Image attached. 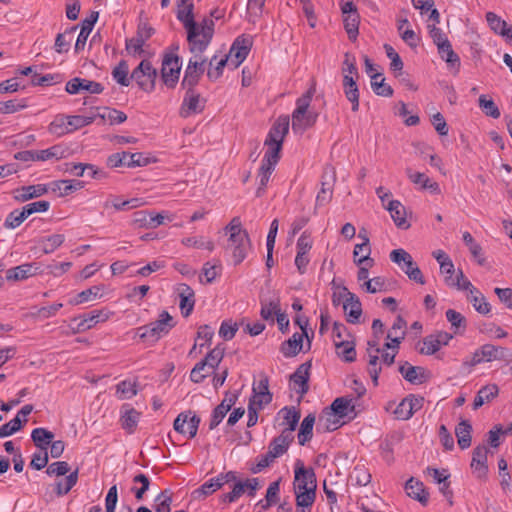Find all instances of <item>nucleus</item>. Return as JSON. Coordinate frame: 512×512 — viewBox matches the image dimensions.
Here are the masks:
<instances>
[{"instance_id":"33","label":"nucleus","mask_w":512,"mask_h":512,"mask_svg":"<svg viewBox=\"0 0 512 512\" xmlns=\"http://www.w3.org/2000/svg\"><path fill=\"white\" fill-rule=\"evenodd\" d=\"M406 174L411 182L420 185L422 189L429 190L434 194L440 193L439 184L435 181H432L426 174L421 172H413L411 168H406Z\"/></svg>"},{"instance_id":"30","label":"nucleus","mask_w":512,"mask_h":512,"mask_svg":"<svg viewBox=\"0 0 512 512\" xmlns=\"http://www.w3.org/2000/svg\"><path fill=\"white\" fill-rule=\"evenodd\" d=\"M47 192L48 186L45 184L22 186L15 190L14 199L18 202H25L40 197Z\"/></svg>"},{"instance_id":"4","label":"nucleus","mask_w":512,"mask_h":512,"mask_svg":"<svg viewBox=\"0 0 512 512\" xmlns=\"http://www.w3.org/2000/svg\"><path fill=\"white\" fill-rule=\"evenodd\" d=\"M390 259L392 262L397 263L399 265L402 262L404 263L402 269L410 280H413L421 285L425 284V280L421 270L413 261L412 256L407 251H405L404 249H395L390 253Z\"/></svg>"},{"instance_id":"37","label":"nucleus","mask_w":512,"mask_h":512,"mask_svg":"<svg viewBox=\"0 0 512 512\" xmlns=\"http://www.w3.org/2000/svg\"><path fill=\"white\" fill-rule=\"evenodd\" d=\"M140 418V413L136 411L134 408L129 405H123L122 407V415H121V426L124 430H126L129 434H132L138 424Z\"/></svg>"},{"instance_id":"43","label":"nucleus","mask_w":512,"mask_h":512,"mask_svg":"<svg viewBox=\"0 0 512 512\" xmlns=\"http://www.w3.org/2000/svg\"><path fill=\"white\" fill-rule=\"evenodd\" d=\"M98 110L99 112L94 114V116L96 118L99 117L103 121L108 120L111 125L121 124L127 120V115L120 110L109 107L98 108Z\"/></svg>"},{"instance_id":"17","label":"nucleus","mask_w":512,"mask_h":512,"mask_svg":"<svg viewBox=\"0 0 512 512\" xmlns=\"http://www.w3.org/2000/svg\"><path fill=\"white\" fill-rule=\"evenodd\" d=\"M85 90L91 94H100L103 92L104 87L101 83L88 80L85 78L75 77L66 83L65 91L69 94H77Z\"/></svg>"},{"instance_id":"29","label":"nucleus","mask_w":512,"mask_h":512,"mask_svg":"<svg viewBox=\"0 0 512 512\" xmlns=\"http://www.w3.org/2000/svg\"><path fill=\"white\" fill-rule=\"evenodd\" d=\"M84 187V182L72 179V180H57L53 181L48 185V190L50 189L54 193H57L58 196L64 197L69 195L70 193L80 190Z\"/></svg>"},{"instance_id":"11","label":"nucleus","mask_w":512,"mask_h":512,"mask_svg":"<svg viewBox=\"0 0 512 512\" xmlns=\"http://www.w3.org/2000/svg\"><path fill=\"white\" fill-rule=\"evenodd\" d=\"M453 338L452 334L444 331L427 335L423 338V347L419 348V353L423 355H433L440 350L442 346L448 345Z\"/></svg>"},{"instance_id":"39","label":"nucleus","mask_w":512,"mask_h":512,"mask_svg":"<svg viewBox=\"0 0 512 512\" xmlns=\"http://www.w3.org/2000/svg\"><path fill=\"white\" fill-rule=\"evenodd\" d=\"M315 419V415L310 413L302 420L297 435L299 445L304 446L312 439Z\"/></svg>"},{"instance_id":"45","label":"nucleus","mask_w":512,"mask_h":512,"mask_svg":"<svg viewBox=\"0 0 512 512\" xmlns=\"http://www.w3.org/2000/svg\"><path fill=\"white\" fill-rule=\"evenodd\" d=\"M225 347L223 344H218L211 351L208 352L206 357L199 363H204V366H208V370L214 371L219 366L224 357Z\"/></svg>"},{"instance_id":"23","label":"nucleus","mask_w":512,"mask_h":512,"mask_svg":"<svg viewBox=\"0 0 512 512\" xmlns=\"http://www.w3.org/2000/svg\"><path fill=\"white\" fill-rule=\"evenodd\" d=\"M481 353L486 358V362L492 361H510L512 360V351L506 347L493 344H484L481 346Z\"/></svg>"},{"instance_id":"28","label":"nucleus","mask_w":512,"mask_h":512,"mask_svg":"<svg viewBox=\"0 0 512 512\" xmlns=\"http://www.w3.org/2000/svg\"><path fill=\"white\" fill-rule=\"evenodd\" d=\"M99 17V12L93 11L88 17L82 21L81 30L75 43V52L83 50L89 34L91 33L95 23Z\"/></svg>"},{"instance_id":"62","label":"nucleus","mask_w":512,"mask_h":512,"mask_svg":"<svg viewBox=\"0 0 512 512\" xmlns=\"http://www.w3.org/2000/svg\"><path fill=\"white\" fill-rule=\"evenodd\" d=\"M128 64L125 60H121L119 64L113 69L112 76L122 86L130 84V77H128Z\"/></svg>"},{"instance_id":"63","label":"nucleus","mask_w":512,"mask_h":512,"mask_svg":"<svg viewBox=\"0 0 512 512\" xmlns=\"http://www.w3.org/2000/svg\"><path fill=\"white\" fill-rule=\"evenodd\" d=\"M297 507L309 508L313 505L316 498V489L312 488L304 491H295Z\"/></svg>"},{"instance_id":"3","label":"nucleus","mask_w":512,"mask_h":512,"mask_svg":"<svg viewBox=\"0 0 512 512\" xmlns=\"http://www.w3.org/2000/svg\"><path fill=\"white\" fill-rule=\"evenodd\" d=\"M157 76L158 72L152 63L149 60H142L132 71L130 78L136 81L141 90L151 93L155 89Z\"/></svg>"},{"instance_id":"21","label":"nucleus","mask_w":512,"mask_h":512,"mask_svg":"<svg viewBox=\"0 0 512 512\" xmlns=\"http://www.w3.org/2000/svg\"><path fill=\"white\" fill-rule=\"evenodd\" d=\"M289 131V118H278L269 130L264 144H281Z\"/></svg>"},{"instance_id":"31","label":"nucleus","mask_w":512,"mask_h":512,"mask_svg":"<svg viewBox=\"0 0 512 512\" xmlns=\"http://www.w3.org/2000/svg\"><path fill=\"white\" fill-rule=\"evenodd\" d=\"M294 441V436H288L283 433L274 437L269 446V456L275 457L276 459L285 454L290 446V444Z\"/></svg>"},{"instance_id":"64","label":"nucleus","mask_w":512,"mask_h":512,"mask_svg":"<svg viewBox=\"0 0 512 512\" xmlns=\"http://www.w3.org/2000/svg\"><path fill=\"white\" fill-rule=\"evenodd\" d=\"M156 512H171V503H172V492L169 489L163 490L156 498H155Z\"/></svg>"},{"instance_id":"22","label":"nucleus","mask_w":512,"mask_h":512,"mask_svg":"<svg viewBox=\"0 0 512 512\" xmlns=\"http://www.w3.org/2000/svg\"><path fill=\"white\" fill-rule=\"evenodd\" d=\"M43 272L37 263H25L6 271V279L9 281L25 280L31 276Z\"/></svg>"},{"instance_id":"26","label":"nucleus","mask_w":512,"mask_h":512,"mask_svg":"<svg viewBox=\"0 0 512 512\" xmlns=\"http://www.w3.org/2000/svg\"><path fill=\"white\" fill-rule=\"evenodd\" d=\"M405 490L410 498L418 501L422 506H427L429 493L421 481L411 477L405 484Z\"/></svg>"},{"instance_id":"1","label":"nucleus","mask_w":512,"mask_h":512,"mask_svg":"<svg viewBox=\"0 0 512 512\" xmlns=\"http://www.w3.org/2000/svg\"><path fill=\"white\" fill-rule=\"evenodd\" d=\"M315 93V87H311L296 101V109L292 114V130L302 134L311 128L317 121L318 113L308 110L311 99Z\"/></svg>"},{"instance_id":"48","label":"nucleus","mask_w":512,"mask_h":512,"mask_svg":"<svg viewBox=\"0 0 512 512\" xmlns=\"http://www.w3.org/2000/svg\"><path fill=\"white\" fill-rule=\"evenodd\" d=\"M78 468L71 472L64 480H60L55 484V493L58 497H62L69 493V491L76 485L78 481Z\"/></svg>"},{"instance_id":"10","label":"nucleus","mask_w":512,"mask_h":512,"mask_svg":"<svg viewBox=\"0 0 512 512\" xmlns=\"http://www.w3.org/2000/svg\"><path fill=\"white\" fill-rule=\"evenodd\" d=\"M399 373L409 383L421 385L430 380L432 374L429 370L422 366H413L405 361L398 368Z\"/></svg>"},{"instance_id":"60","label":"nucleus","mask_w":512,"mask_h":512,"mask_svg":"<svg viewBox=\"0 0 512 512\" xmlns=\"http://www.w3.org/2000/svg\"><path fill=\"white\" fill-rule=\"evenodd\" d=\"M26 422L27 419L21 420L19 417H14L12 420L0 427V437H8L20 431Z\"/></svg>"},{"instance_id":"12","label":"nucleus","mask_w":512,"mask_h":512,"mask_svg":"<svg viewBox=\"0 0 512 512\" xmlns=\"http://www.w3.org/2000/svg\"><path fill=\"white\" fill-rule=\"evenodd\" d=\"M155 33L154 28L147 23H140L137 28L136 36L126 40V50L133 55L143 53L145 42Z\"/></svg>"},{"instance_id":"49","label":"nucleus","mask_w":512,"mask_h":512,"mask_svg":"<svg viewBox=\"0 0 512 512\" xmlns=\"http://www.w3.org/2000/svg\"><path fill=\"white\" fill-rule=\"evenodd\" d=\"M102 291L101 286H92L80 293H78L74 298L69 300V304L71 305H79L85 302H89L95 300L101 296L100 292Z\"/></svg>"},{"instance_id":"5","label":"nucleus","mask_w":512,"mask_h":512,"mask_svg":"<svg viewBox=\"0 0 512 512\" xmlns=\"http://www.w3.org/2000/svg\"><path fill=\"white\" fill-rule=\"evenodd\" d=\"M236 479L237 475L234 471L221 473L218 476L206 481L199 488L194 490L192 495L195 499L207 497L222 488L224 484L234 482Z\"/></svg>"},{"instance_id":"47","label":"nucleus","mask_w":512,"mask_h":512,"mask_svg":"<svg viewBox=\"0 0 512 512\" xmlns=\"http://www.w3.org/2000/svg\"><path fill=\"white\" fill-rule=\"evenodd\" d=\"M371 87L376 95L383 97L393 95L392 87L385 83V78L382 77L381 73L375 72L374 75H371Z\"/></svg>"},{"instance_id":"59","label":"nucleus","mask_w":512,"mask_h":512,"mask_svg":"<svg viewBox=\"0 0 512 512\" xmlns=\"http://www.w3.org/2000/svg\"><path fill=\"white\" fill-rule=\"evenodd\" d=\"M334 342L337 349H342V351L339 352V355H341L344 361L349 363L355 361L356 350L353 342L348 340H334Z\"/></svg>"},{"instance_id":"58","label":"nucleus","mask_w":512,"mask_h":512,"mask_svg":"<svg viewBox=\"0 0 512 512\" xmlns=\"http://www.w3.org/2000/svg\"><path fill=\"white\" fill-rule=\"evenodd\" d=\"M402 24H409L407 18L398 20V31L401 35V38L408 46L411 48H416L419 44L420 38L416 35V33L412 29H405L402 31Z\"/></svg>"},{"instance_id":"57","label":"nucleus","mask_w":512,"mask_h":512,"mask_svg":"<svg viewBox=\"0 0 512 512\" xmlns=\"http://www.w3.org/2000/svg\"><path fill=\"white\" fill-rule=\"evenodd\" d=\"M65 240L63 234H53L40 240L44 254H50L60 247Z\"/></svg>"},{"instance_id":"54","label":"nucleus","mask_w":512,"mask_h":512,"mask_svg":"<svg viewBox=\"0 0 512 512\" xmlns=\"http://www.w3.org/2000/svg\"><path fill=\"white\" fill-rule=\"evenodd\" d=\"M478 105L486 116L498 119L501 115L495 102L492 99H488L484 94L479 96Z\"/></svg>"},{"instance_id":"36","label":"nucleus","mask_w":512,"mask_h":512,"mask_svg":"<svg viewBox=\"0 0 512 512\" xmlns=\"http://www.w3.org/2000/svg\"><path fill=\"white\" fill-rule=\"evenodd\" d=\"M305 335L298 332L294 333L291 338L284 341L280 346V351L285 357L296 356L303 348V338Z\"/></svg>"},{"instance_id":"25","label":"nucleus","mask_w":512,"mask_h":512,"mask_svg":"<svg viewBox=\"0 0 512 512\" xmlns=\"http://www.w3.org/2000/svg\"><path fill=\"white\" fill-rule=\"evenodd\" d=\"M486 21L490 27V29L495 33L506 40L512 39V25L508 24L505 20H503L500 16L495 14L494 12L486 13Z\"/></svg>"},{"instance_id":"2","label":"nucleus","mask_w":512,"mask_h":512,"mask_svg":"<svg viewBox=\"0 0 512 512\" xmlns=\"http://www.w3.org/2000/svg\"><path fill=\"white\" fill-rule=\"evenodd\" d=\"M214 34V21L204 18L200 24L195 22V37L188 41L189 51L193 54H203L209 46Z\"/></svg>"},{"instance_id":"53","label":"nucleus","mask_w":512,"mask_h":512,"mask_svg":"<svg viewBox=\"0 0 512 512\" xmlns=\"http://www.w3.org/2000/svg\"><path fill=\"white\" fill-rule=\"evenodd\" d=\"M340 426L341 424L339 419H336V416H330L329 410L326 408L319 419L317 430L322 432H331L338 429Z\"/></svg>"},{"instance_id":"6","label":"nucleus","mask_w":512,"mask_h":512,"mask_svg":"<svg viewBox=\"0 0 512 512\" xmlns=\"http://www.w3.org/2000/svg\"><path fill=\"white\" fill-rule=\"evenodd\" d=\"M106 163L110 168H118L122 166L142 167L146 166L149 163V160L144 157L142 153H129L123 151L108 156Z\"/></svg>"},{"instance_id":"44","label":"nucleus","mask_w":512,"mask_h":512,"mask_svg":"<svg viewBox=\"0 0 512 512\" xmlns=\"http://www.w3.org/2000/svg\"><path fill=\"white\" fill-rule=\"evenodd\" d=\"M261 310L260 315L264 320L274 321L273 315H277V313L281 312L280 309V299L278 297L267 299H261Z\"/></svg>"},{"instance_id":"8","label":"nucleus","mask_w":512,"mask_h":512,"mask_svg":"<svg viewBox=\"0 0 512 512\" xmlns=\"http://www.w3.org/2000/svg\"><path fill=\"white\" fill-rule=\"evenodd\" d=\"M251 47L252 41L249 37L244 35L238 36L234 40L229 53L226 56L229 61V65H231L233 68H238L247 58Z\"/></svg>"},{"instance_id":"61","label":"nucleus","mask_w":512,"mask_h":512,"mask_svg":"<svg viewBox=\"0 0 512 512\" xmlns=\"http://www.w3.org/2000/svg\"><path fill=\"white\" fill-rule=\"evenodd\" d=\"M446 318L450 322L452 328H454V332L460 333L461 330L464 331L466 329V319L465 317L453 309H448L446 311Z\"/></svg>"},{"instance_id":"18","label":"nucleus","mask_w":512,"mask_h":512,"mask_svg":"<svg viewBox=\"0 0 512 512\" xmlns=\"http://www.w3.org/2000/svg\"><path fill=\"white\" fill-rule=\"evenodd\" d=\"M250 247V239L248 233H241L237 238H228L226 249L232 251L234 263L240 264L246 257L247 250Z\"/></svg>"},{"instance_id":"38","label":"nucleus","mask_w":512,"mask_h":512,"mask_svg":"<svg viewBox=\"0 0 512 512\" xmlns=\"http://www.w3.org/2000/svg\"><path fill=\"white\" fill-rule=\"evenodd\" d=\"M351 307L347 313V321L350 323H358L362 314V305L359 298L354 294H349L348 299L343 302V309L346 312L348 307Z\"/></svg>"},{"instance_id":"32","label":"nucleus","mask_w":512,"mask_h":512,"mask_svg":"<svg viewBox=\"0 0 512 512\" xmlns=\"http://www.w3.org/2000/svg\"><path fill=\"white\" fill-rule=\"evenodd\" d=\"M386 209L389 211L395 225L401 229H408L410 223L406 219V210L402 203L398 200H391Z\"/></svg>"},{"instance_id":"55","label":"nucleus","mask_w":512,"mask_h":512,"mask_svg":"<svg viewBox=\"0 0 512 512\" xmlns=\"http://www.w3.org/2000/svg\"><path fill=\"white\" fill-rule=\"evenodd\" d=\"M267 150L262 159V164L275 168L280 159L281 144H265Z\"/></svg>"},{"instance_id":"27","label":"nucleus","mask_w":512,"mask_h":512,"mask_svg":"<svg viewBox=\"0 0 512 512\" xmlns=\"http://www.w3.org/2000/svg\"><path fill=\"white\" fill-rule=\"evenodd\" d=\"M281 414L283 415L282 425L287 426L281 431V433L288 436H294L293 432L295 431L301 417L300 410L296 409L294 406H286L278 412V415Z\"/></svg>"},{"instance_id":"15","label":"nucleus","mask_w":512,"mask_h":512,"mask_svg":"<svg viewBox=\"0 0 512 512\" xmlns=\"http://www.w3.org/2000/svg\"><path fill=\"white\" fill-rule=\"evenodd\" d=\"M205 108V100L201 98L199 93L195 90H186L181 108L180 115L184 118L189 117L192 114L201 113Z\"/></svg>"},{"instance_id":"41","label":"nucleus","mask_w":512,"mask_h":512,"mask_svg":"<svg viewBox=\"0 0 512 512\" xmlns=\"http://www.w3.org/2000/svg\"><path fill=\"white\" fill-rule=\"evenodd\" d=\"M472 425L468 420H462L455 428L458 445L461 449H467L471 445Z\"/></svg>"},{"instance_id":"42","label":"nucleus","mask_w":512,"mask_h":512,"mask_svg":"<svg viewBox=\"0 0 512 512\" xmlns=\"http://www.w3.org/2000/svg\"><path fill=\"white\" fill-rule=\"evenodd\" d=\"M154 329V333L157 334L159 339L168 334L169 331L174 327L173 318L167 311H162L159 319L150 323Z\"/></svg>"},{"instance_id":"19","label":"nucleus","mask_w":512,"mask_h":512,"mask_svg":"<svg viewBox=\"0 0 512 512\" xmlns=\"http://www.w3.org/2000/svg\"><path fill=\"white\" fill-rule=\"evenodd\" d=\"M177 7V19L187 32V41H191L195 37L194 4L180 5L177 3Z\"/></svg>"},{"instance_id":"40","label":"nucleus","mask_w":512,"mask_h":512,"mask_svg":"<svg viewBox=\"0 0 512 512\" xmlns=\"http://www.w3.org/2000/svg\"><path fill=\"white\" fill-rule=\"evenodd\" d=\"M31 439L35 446L42 451H47L54 439V434L46 428H35L31 433Z\"/></svg>"},{"instance_id":"9","label":"nucleus","mask_w":512,"mask_h":512,"mask_svg":"<svg viewBox=\"0 0 512 512\" xmlns=\"http://www.w3.org/2000/svg\"><path fill=\"white\" fill-rule=\"evenodd\" d=\"M294 491L316 489V475L313 468H306L301 460L295 463Z\"/></svg>"},{"instance_id":"20","label":"nucleus","mask_w":512,"mask_h":512,"mask_svg":"<svg viewBox=\"0 0 512 512\" xmlns=\"http://www.w3.org/2000/svg\"><path fill=\"white\" fill-rule=\"evenodd\" d=\"M487 454L488 448L484 444L476 446L473 450L472 461L470 466L476 473L477 478L479 479L485 478L487 476Z\"/></svg>"},{"instance_id":"14","label":"nucleus","mask_w":512,"mask_h":512,"mask_svg":"<svg viewBox=\"0 0 512 512\" xmlns=\"http://www.w3.org/2000/svg\"><path fill=\"white\" fill-rule=\"evenodd\" d=\"M336 180L333 169H325L322 174L321 189L316 196L315 209L328 204L333 195V186Z\"/></svg>"},{"instance_id":"13","label":"nucleus","mask_w":512,"mask_h":512,"mask_svg":"<svg viewBox=\"0 0 512 512\" xmlns=\"http://www.w3.org/2000/svg\"><path fill=\"white\" fill-rule=\"evenodd\" d=\"M110 314L111 312L106 310H93L89 313L74 318L72 321H78L76 328H74V333H80L91 329L97 323L108 320Z\"/></svg>"},{"instance_id":"50","label":"nucleus","mask_w":512,"mask_h":512,"mask_svg":"<svg viewBox=\"0 0 512 512\" xmlns=\"http://www.w3.org/2000/svg\"><path fill=\"white\" fill-rule=\"evenodd\" d=\"M368 353V367L367 371L372 379L374 386L378 385L379 375L381 373V365L379 364V353L370 351V348H367Z\"/></svg>"},{"instance_id":"7","label":"nucleus","mask_w":512,"mask_h":512,"mask_svg":"<svg viewBox=\"0 0 512 512\" xmlns=\"http://www.w3.org/2000/svg\"><path fill=\"white\" fill-rule=\"evenodd\" d=\"M181 70L180 58L175 54H166L163 58L161 78L169 88H174L179 80Z\"/></svg>"},{"instance_id":"34","label":"nucleus","mask_w":512,"mask_h":512,"mask_svg":"<svg viewBox=\"0 0 512 512\" xmlns=\"http://www.w3.org/2000/svg\"><path fill=\"white\" fill-rule=\"evenodd\" d=\"M354 410L355 405L353 404L352 398L338 397L332 402L329 415L344 418L348 416L349 412H353Z\"/></svg>"},{"instance_id":"46","label":"nucleus","mask_w":512,"mask_h":512,"mask_svg":"<svg viewBox=\"0 0 512 512\" xmlns=\"http://www.w3.org/2000/svg\"><path fill=\"white\" fill-rule=\"evenodd\" d=\"M438 52L441 58L447 63L448 67L454 68L457 72L459 71L461 65L460 57L454 52L450 42L440 46Z\"/></svg>"},{"instance_id":"24","label":"nucleus","mask_w":512,"mask_h":512,"mask_svg":"<svg viewBox=\"0 0 512 512\" xmlns=\"http://www.w3.org/2000/svg\"><path fill=\"white\" fill-rule=\"evenodd\" d=\"M200 421V417L192 413V411L182 412L174 420L173 426L180 434H186L185 424L186 422L191 423V438H194L197 434Z\"/></svg>"},{"instance_id":"35","label":"nucleus","mask_w":512,"mask_h":512,"mask_svg":"<svg viewBox=\"0 0 512 512\" xmlns=\"http://www.w3.org/2000/svg\"><path fill=\"white\" fill-rule=\"evenodd\" d=\"M444 282L448 287L455 288L457 290L469 291L470 294L478 293V289L472 285L461 269H458L455 278L445 276Z\"/></svg>"},{"instance_id":"16","label":"nucleus","mask_w":512,"mask_h":512,"mask_svg":"<svg viewBox=\"0 0 512 512\" xmlns=\"http://www.w3.org/2000/svg\"><path fill=\"white\" fill-rule=\"evenodd\" d=\"M311 362L307 361L301 364L296 371L290 376L292 388L304 396L309 390V377H310Z\"/></svg>"},{"instance_id":"52","label":"nucleus","mask_w":512,"mask_h":512,"mask_svg":"<svg viewBox=\"0 0 512 512\" xmlns=\"http://www.w3.org/2000/svg\"><path fill=\"white\" fill-rule=\"evenodd\" d=\"M75 169H79V172H75V175L79 177H82L84 172L88 171V175L92 179L101 180L107 178V172L93 164L76 163Z\"/></svg>"},{"instance_id":"56","label":"nucleus","mask_w":512,"mask_h":512,"mask_svg":"<svg viewBox=\"0 0 512 512\" xmlns=\"http://www.w3.org/2000/svg\"><path fill=\"white\" fill-rule=\"evenodd\" d=\"M275 168L261 164L257 178L259 179V185L256 190V197H262L265 193L267 184L269 182L270 176Z\"/></svg>"},{"instance_id":"51","label":"nucleus","mask_w":512,"mask_h":512,"mask_svg":"<svg viewBox=\"0 0 512 512\" xmlns=\"http://www.w3.org/2000/svg\"><path fill=\"white\" fill-rule=\"evenodd\" d=\"M344 28L351 41H355L359 34L360 16L358 13H350L344 16Z\"/></svg>"}]
</instances>
